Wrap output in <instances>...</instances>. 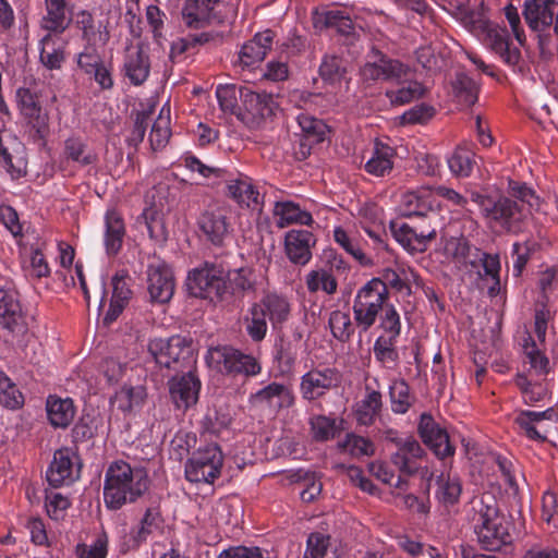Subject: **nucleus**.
Segmentation results:
<instances>
[{
    "instance_id": "obj_63",
    "label": "nucleus",
    "mask_w": 558,
    "mask_h": 558,
    "mask_svg": "<svg viewBox=\"0 0 558 558\" xmlns=\"http://www.w3.org/2000/svg\"><path fill=\"white\" fill-rule=\"evenodd\" d=\"M473 259H475V266L481 264L485 276L489 277L498 286L501 269L499 255L485 253L480 248H474Z\"/></svg>"
},
{
    "instance_id": "obj_47",
    "label": "nucleus",
    "mask_w": 558,
    "mask_h": 558,
    "mask_svg": "<svg viewBox=\"0 0 558 558\" xmlns=\"http://www.w3.org/2000/svg\"><path fill=\"white\" fill-rule=\"evenodd\" d=\"M266 317L263 310L256 303L252 304L244 316L245 330L252 341L260 342L265 339L268 330Z\"/></svg>"
},
{
    "instance_id": "obj_53",
    "label": "nucleus",
    "mask_w": 558,
    "mask_h": 558,
    "mask_svg": "<svg viewBox=\"0 0 558 558\" xmlns=\"http://www.w3.org/2000/svg\"><path fill=\"white\" fill-rule=\"evenodd\" d=\"M109 537L105 531L99 532L90 544L80 543L75 547L78 558H107Z\"/></svg>"
},
{
    "instance_id": "obj_30",
    "label": "nucleus",
    "mask_w": 558,
    "mask_h": 558,
    "mask_svg": "<svg viewBox=\"0 0 558 558\" xmlns=\"http://www.w3.org/2000/svg\"><path fill=\"white\" fill-rule=\"evenodd\" d=\"M274 217L279 228H286L291 225L311 226L312 215L301 209V207L291 201H279L274 206Z\"/></svg>"
},
{
    "instance_id": "obj_13",
    "label": "nucleus",
    "mask_w": 558,
    "mask_h": 558,
    "mask_svg": "<svg viewBox=\"0 0 558 558\" xmlns=\"http://www.w3.org/2000/svg\"><path fill=\"white\" fill-rule=\"evenodd\" d=\"M78 456L69 448L57 450L47 471V481L53 487L70 485L80 477Z\"/></svg>"
},
{
    "instance_id": "obj_35",
    "label": "nucleus",
    "mask_w": 558,
    "mask_h": 558,
    "mask_svg": "<svg viewBox=\"0 0 558 558\" xmlns=\"http://www.w3.org/2000/svg\"><path fill=\"white\" fill-rule=\"evenodd\" d=\"M395 149L389 145L376 141L372 157L365 163V170L376 177H384L393 168Z\"/></svg>"
},
{
    "instance_id": "obj_33",
    "label": "nucleus",
    "mask_w": 558,
    "mask_h": 558,
    "mask_svg": "<svg viewBox=\"0 0 558 558\" xmlns=\"http://www.w3.org/2000/svg\"><path fill=\"white\" fill-rule=\"evenodd\" d=\"M365 396L355 404L354 415L360 425L369 426L378 416L383 407L380 391L366 386Z\"/></svg>"
},
{
    "instance_id": "obj_7",
    "label": "nucleus",
    "mask_w": 558,
    "mask_h": 558,
    "mask_svg": "<svg viewBox=\"0 0 558 558\" xmlns=\"http://www.w3.org/2000/svg\"><path fill=\"white\" fill-rule=\"evenodd\" d=\"M527 216V209L519 202L507 196L493 198L490 206L484 215L493 229L501 232L517 233L522 229V222Z\"/></svg>"
},
{
    "instance_id": "obj_29",
    "label": "nucleus",
    "mask_w": 558,
    "mask_h": 558,
    "mask_svg": "<svg viewBox=\"0 0 558 558\" xmlns=\"http://www.w3.org/2000/svg\"><path fill=\"white\" fill-rule=\"evenodd\" d=\"M544 420L556 422V411L553 408H548L544 411L523 410L515 417V424H518L520 429L529 439L544 441L546 436L536 428V424Z\"/></svg>"
},
{
    "instance_id": "obj_12",
    "label": "nucleus",
    "mask_w": 558,
    "mask_h": 558,
    "mask_svg": "<svg viewBox=\"0 0 558 558\" xmlns=\"http://www.w3.org/2000/svg\"><path fill=\"white\" fill-rule=\"evenodd\" d=\"M438 203L433 197V190L430 186H422L415 191H408L401 196L399 204V211L404 217L422 216L425 220L434 222L438 214L435 208Z\"/></svg>"
},
{
    "instance_id": "obj_32",
    "label": "nucleus",
    "mask_w": 558,
    "mask_h": 558,
    "mask_svg": "<svg viewBox=\"0 0 558 558\" xmlns=\"http://www.w3.org/2000/svg\"><path fill=\"white\" fill-rule=\"evenodd\" d=\"M47 416L54 427L65 428L74 420L76 410L71 398L49 396L46 403Z\"/></svg>"
},
{
    "instance_id": "obj_23",
    "label": "nucleus",
    "mask_w": 558,
    "mask_h": 558,
    "mask_svg": "<svg viewBox=\"0 0 558 558\" xmlns=\"http://www.w3.org/2000/svg\"><path fill=\"white\" fill-rule=\"evenodd\" d=\"M423 453L424 450L420 442L409 437L397 442V450L391 454V462L403 475H412L420 469Z\"/></svg>"
},
{
    "instance_id": "obj_54",
    "label": "nucleus",
    "mask_w": 558,
    "mask_h": 558,
    "mask_svg": "<svg viewBox=\"0 0 558 558\" xmlns=\"http://www.w3.org/2000/svg\"><path fill=\"white\" fill-rule=\"evenodd\" d=\"M296 120L306 138L313 143H319L325 140L328 128L322 120L305 112H301Z\"/></svg>"
},
{
    "instance_id": "obj_38",
    "label": "nucleus",
    "mask_w": 558,
    "mask_h": 558,
    "mask_svg": "<svg viewBox=\"0 0 558 558\" xmlns=\"http://www.w3.org/2000/svg\"><path fill=\"white\" fill-rule=\"evenodd\" d=\"M240 97L244 108L254 117L266 118L272 113L275 102L271 95L243 88L240 89Z\"/></svg>"
},
{
    "instance_id": "obj_10",
    "label": "nucleus",
    "mask_w": 558,
    "mask_h": 558,
    "mask_svg": "<svg viewBox=\"0 0 558 558\" xmlns=\"http://www.w3.org/2000/svg\"><path fill=\"white\" fill-rule=\"evenodd\" d=\"M481 28L484 45L498 54L506 64L515 66L520 62L521 51L518 47L512 46L506 27L492 22H483Z\"/></svg>"
},
{
    "instance_id": "obj_37",
    "label": "nucleus",
    "mask_w": 558,
    "mask_h": 558,
    "mask_svg": "<svg viewBox=\"0 0 558 558\" xmlns=\"http://www.w3.org/2000/svg\"><path fill=\"white\" fill-rule=\"evenodd\" d=\"M63 156L80 167H86L97 161V155L89 149L84 138L77 135L68 137L64 141Z\"/></svg>"
},
{
    "instance_id": "obj_6",
    "label": "nucleus",
    "mask_w": 558,
    "mask_h": 558,
    "mask_svg": "<svg viewBox=\"0 0 558 558\" xmlns=\"http://www.w3.org/2000/svg\"><path fill=\"white\" fill-rule=\"evenodd\" d=\"M223 454L217 444L199 447L185 463V477L192 483L213 484L220 476Z\"/></svg>"
},
{
    "instance_id": "obj_14",
    "label": "nucleus",
    "mask_w": 558,
    "mask_h": 558,
    "mask_svg": "<svg viewBox=\"0 0 558 558\" xmlns=\"http://www.w3.org/2000/svg\"><path fill=\"white\" fill-rule=\"evenodd\" d=\"M174 277L171 268L162 260H154L147 267V290L150 300L167 303L174 293Z\"/></svg>"
},
{
    "instance_id": "obj_55",
    "label": "nucleus",
    "mask_w": 558,
    "mask_h": 558,
    "mask_svg": "<svg viewBox=\"0 0 558 558\" xmlns=\"http://www.w3.org/2000/svg\"><path fill=\"white\" fill-rule=\"evenodd\" d=\"M380 314L379 328L385 332V338L398 339L401 333V318L396 306L387 303Z\"/></svg>"
},
{
    "instance_id": "obj_21",
    "label": "nucleus",
    "mask_w": 558,
    "mask_h": 558,
    "mask_svg": "<svg viewBox=\"0 0 558 558\" xmlns=\"http://www.w3.org/2000/svg\"><path fill=\"white\" fill-rule=\"evenodd\" d=\"M315 238L307 230H290L284 236V252L289 260L295 265L304 266L312 258V246Z\"/></svg>"
},
{
    "instance_id": "obj_51",
    "label": "nucleus",
    "mask_w": 558,
    "mask_h": 558,
    "mask_svg": "<svg viewBox=\"0 0 558 558\" xmlns=\"http://www.w3.org/2000/svg\"><path fill=\"white\" fill-rule=\"evenodd\" d=\"M461 494V483L457 476L449 473H441L437 478V498L446 504L452 505L458 501Z\"/></svg>"
},
{
    "instance_id": "obj_36",
    "label": "nucleus",
    "mask_w": 558,
    "mask_h": 558,
    "mask_svg": "<svg viewBox=\"0 0 558 558\" xmlns=\"http://www.w3.org/2000/svg\"><path fill=\"white\" fill-rule=\"evenodd\" d=\"M474 248L463 235L444 240L442 250L447 258L462 266L475 267Z\"/></svg>"
},
{
    "instance_id": "obj_59",
    "label": "nucleus",
    "mask_w": 558,
    "mask_h": 558,
    "mask_svg": "<svg viewBox=\"0 0 558 558\" xmlns=\"http://www.w3.org/2000/svg\"><path fill=\"white\" fill-rule=\"evenodd\" d=\"M456 96L465 105H474L477 100V85L465 73H458L453 82Z\"/></svg>"
},
{
    "instance_id": "obj_60",
    "label": "nucleus",
    "mask_w": 558,
    "mask_h": 558,
    "mask_svg": "<svg viewBox=\"0 0 558 558\" xmlns=\"http://www.w3.org/2000/svg\"><path fill=\"white\" fill-rule=\"evenodd\" d=\"M333 240L348 254H350L354 259L359 260L361 264L366 265L368 263V258L361 250L355 238H352L342 227H336L333 229Z\"/></svg>"
},
{
    "instance_id": "obj_1",
    "label": "nucleus",
    "mask_w": 558,
    "mask_h": 558,
    "mask_svg": "<svg viewBox=\"0 0 558 558\" xmlns=\"http://www.w3.org/2000/svg\"><path fill=\"white\" fill-rule=\"evenodd\" d=\"M148 487L145 470L132 468L124 461L112 462L105 477L104 500L108 509L118 510L135 501Z\"/></svg>"
},
{
    "instance_id": "obj_18",
    "label": "nucleus",
    "mask_w": 558,
    "mask_h": 558,
    "mask_svg": "<svg viewBox=\"0 0 558 558\" xmlns=\"http://www.w3.org/2000/svg\"><path fill=\"white\" fill-rule=\"evenodd\" d=\"M197 225L204 236L214 245H222L232 230L222 208L205 210L201 214Z\"/></svg>"
},
{
    "instance_id": "obj_40",
    "label": "nucleus",
    "mask_w": 558,
    "mask_h": 558,
    "mask_svg": "<svg viewBox=\"0 0 558 558\" xmlns=\"http://www.w3.org/2000/svg\"><path fill=\"white\" fill-rule=\"evenodd\" d=\"M131 291L128 288L124 274H117L112 278V296L105 320L110 323L117 319L128 303Z\"/></svg>"
},
{
    "instance_id": "obj_61",
    "label": "nucleus",
    "mask_w": 558,
    "mask_h": 558,
    "mask_svg": "<svg viewBox=\"0 0 558 558\" xmlns=\"http://www.w3.org/2000/svg\"><path fill=\"white\" fill-rule=\"evenodd\" d=\"M70 505L69 498L61 493L54 490L46 492L45 507L50 519L56 521L62 520Z\"/></svg>"
},
{
    "instance_id": "obj_11",
    "label": "nucleus",
    "mask_w": 558,
    "mask_h": 558,
    "mask_svg": "<svg viewBox=\"0 0 558 558\" xmlns=\"http://www.w3.org/2000/svg\"><path fill=\"white\" fill-rule=\"evenodd\" d=\"M409 73V68L397 60L386 58L379 50L372 49L369 60L361 69L365 81L401 82Z\"/></svg>"
},
{
    "instance_id": "obj_28",
    "label": "nucleus",
    "mask_w": 558,
    "mask_h": 558,
    "mask_svg": "<svg viewBox=\"0 0 558 558\" xmlns=\"http://www.w3.org/2000/svg\"><path fill=\"white\" fill-rule=\"evenodd\" d=\"M256 304L263 310L274 328L286 323L291 314V303L286 295L267 293Z\"/></svg>"
},
{
    "instance_id": "obj_4",
    "label": "nucleus",
    "mask_w": 558,
    "mask_h": 558,
    "mask_svg": "<svg viewBox=\"0 0 558 558\" xmlns=\"http://www.w3.org/2000/svg\"><path fill=\"white\" fill-rule=\"evenodd\" d=\"M207 363L216 371L228 375L256 376L260 373V363L251 354L229 347L210 348L206 355Z\"/></svg>"
},
{
    "instance_id": "obj_16",
    "label": "nucleus",
    "mask_w": 558,
    "mask_h": 558,
    "mask_svg": "<svg viewBox=\"0 0 558 558\" xmlns=\"http://www.w3.org/2000/svg\"><path fill=\"white\" fill-rule=\"evenodd\" d=\"M393 238L410 253L426 251L428 243L436 238V227L427 221V227L417 230L405 222H391Z\"/></svg>"
},
{
    "instance_id": "obj_52",
    "label": "nucleus",
    "mask_w": 558,
    "mask_h": 558,
    "mask_svg": "<svg viewBox=\"0 0 558 558\" xmlns=\"http://www.w3.org/2000/svg\"><path fill=\"white\" fill-rule=\"evenodd\" d=\"M424 93L425 89L420 82L408 81L398 89L387 90L386 95L392 105L401 106L421 98Z\"/></svg>"
},
{
    "instance_id": "obj_41",
    "label": "nucleus",
    "mask_w": 558,
    "mask_h": 558,
    "mask_svg": "<svg viewBox=\"0 0 558 558\" xmlns=\"http://www.w3.org/2000/svg\"><path fill=\"white\" fill-rule=\"evenodd\" d=\"M306 289L310 293L319 291L332 295L337 292L338 282L330 270L325 268L312 269L304 278Z\"/></svg>"
},
{
    "instance_id": "obj_25",
    "label": "nucleus",
    "mask_w": 558,
    "mask_h": 558,
    "mask_svg": "<svg viewBox=\"0 0 558 558\" xmlns=\"http://www.w3.org/2000/svg\"><path fill=\"white\" fill-rule=\"evenodd\" d=\"M104 246L108 256H116L122 248L125 236V223L122 215L114 208L106 211L104 217Z\"/></svg>"
},
{
    "instance_id": "obj_42",
    "label": "nucleus",
    "mask_w": 558,
    "mask_h": 558,
    "mask_svg": "<svg viewBox=\"0 0 558 558\" xmlns=\"http://www.w3.org/2000/svg\"><path fill=\"white\" fill-rule=\"evenodd\" d=\"M218 0H186L183 16L189 26L198 27L211 17Z\"/></svg>"
},
{
    "instance_id": "obj_45",
    "label": "nucleus",
    "mask_w": 558,
    "mask_h": 558,
    "mask_svg": "<svg viewBox=\"0 0 558 558\" xmlns=\"http://www.w3.org/2000/svg\"><path fill=\"white\" fill-rule=\"evenodd\" d=\"M170 108L163 106L149 133V142L153 150H160L165 148L170 140Z\"/></svg>"
},
{
    "instance_id": "obj_31",
    "label": "nucleus",
    "mask_w": 558,
    "mask_h": 558,
    "mask_svg": "<svg viewBox=\"0 0 558 558\" xmlns=\"http://www.w3.org/2000/svg\"><path fill=\"white\" fill-rule=\"evenodd\" d=\"M315 27L332 28L338 34L344 36L347 40H352L357 35L356 27L354 26L350 16L345 15L342 11L330 10L317 14L314 20Z\"/></svg>"
},
{
    "instance_id": "obj_15",
    "label": "nucleus",
    "mask_w": 558,
    "mask_h": 558,
    "mask_svg": "<svg viewBox=\"0 0 558 558\" xmlns=\"http://www.w3.org/2000/svg\"><path fill=\"white\" fill-rule=\"evenodd\" d=\"M250 401L254 407L278 413L282 409L291 408L295 396L290 386L272 381L251 395Z\"/></svg>"
},
{
    "instance_id": "obj_20",
    "label": "nucleus",
    "mask_w": 558,
    "mask_h": 558,
    "mask_svg": "<svg viewBox=\"0 0 558 558\" xmlns=\"http://www.w3.org/2000/svg\"><path fill=\"white\" fill-rule=\"evenodd\" d=\"M418 433L426 446H428L434 453L439 458L452 456L454 452L453 447L449 441V436L430 415L422 414Z\"/></svg>"
},
{
    "instance_id": "obj_2",
    "label": "nucleus",
    "mask_w": 558,
    "mask_h": 558,
    "mask_svg": "<svg viewBox=\"0 0 558 558\" xmlns=\"http://www.w3.org/2000/svg\"><path fill=\"white\" fill-rule=\"evenodd\" d=\"M476 513L475 533L483 548L496 551L512 543L511 521L499 511L494 496L484 494Z\"/></svg>"
},
{
    "instance_id": "obj_48",
    "label": "nucleus",
    "mask_w": 558,
    "mask_h": 558,
    "mask_svg": "<svg viewBox=\"0 0 558 558\" xmlns=\"http://www.w3.org/2000/svg\"><path fill=\"white\" fill-rule=\"evenodd\" d=\"M391 410L396 414L407 413L414 402L409 385L403 379L393 380L389 386Z\"/></svg>"
},
{
    "instance_id": "obj_27",
    "label": "nucleus",
    "mask_w": 558,
    "mask_h": 558,
    "mask_svg": "<svg viewBox=\"0 0 558 558\" xmlns=\"http://www.w3.org/2000/svg\"><path fill=\"white\" fill-rule=\"evenodd\" d=\"M0 319L1 324L11 330L22 323V307L17 292L10 284L0 287Z\"/></svg>"
},
{
    "instance_id": "obj_22",
    "label": "nucleus",
    "mask_w": 558,
    "mask_h": 558,
    "mask_svg": "<svg viewBox=\"0 0 558 558\" xmlns=\"http://www.w3.org/2000/svg\"><path fill=\"white\" fill-rule=\"evenodd\" d=\"M557 0H527L524 3L523 16L532 31L545 32L554 23Z\"/></svg>"
},
{
    "instance_id": "obj_34",
    "label": "nucleus",
    "mask_w": 558,
    "mask_h": 558,
    "mask_svg": "<svg viewBox=\"0 0 558 558\" xmlns=\"http://www.w3.org/2000/svg\"><path fill=\"white\" fill-rule=\"evenodd\" d=\"M123 70L125 76L133 85H142L146 82L150 72L148 54L141 48L135 51H129L125 56Z\"/></svg>"
},
{
    "instance_id": "obj_8",
    "label": "nucleus",
    "mask_w": 558,
    "mask_h": 558,
    "mask_svg": "<svg viewBox=\"0 0 558 558\" xmlns=\"http://www.w3.org/2000/svg\"><path fill=\"white\" fill-rule=\"evenodd\" d=\"M186 287L191 295L213 300L223 291V272L214 264L206 263L203 267L194 268L189 272Z\"/></svg>"
},
{
    "instance_id": "obj_9",
    "label": "nucleus",
    "mask_w": 558,
    "mask_h": 558,
    "mask_svg": "<svg viewBox=\"0 0 558 558\" xmlns=\"http://www.w3.org/2000/svg\"><path fill=\"white\" fill-rule=\"evenodd\" d=\"M340 383V373L335 367H314L301 376L300 392L304 400L314 401L336 388Z\"/></svg>"
},
{
    "instance_id": "obj_56",
    "label": "nucleus",
    "mask_w": 558,
    "mask_h": 558,
    "mask_svg": "<svg viewBox=\"0 0 558 558\" xmlns=\"http://www.w3.org/2000/svg\"><path fill=\"white\" fill-rule=\"evenodd\" d=\"M328 323L332 336L339 341H348L353 333L350 315L345 312L332 311Z\"/></svg>"
},
{
    "instance_id": "obj_3",
    "label": "nucleus",
    "mask_w": 558,
    "mask_h": 558,
    "mask_svg": "<svg viewBox=\"0 0 558 558\" xmlns=\"http://www.w3.org/2000/svg\"><path fill=\"white\" fill-rule=\"evenodd\" d=\"M389 292L379 278H373L362 286L353 300V318L359 328L367 331L388 303Z\"/></svg>"
},
{
    "instance_id": "obj_50",
    "label": "nucleus",
    "mask_w": 558,
    "mask_h": 558,
    "mask_svg": "<svg viewBox=\"0 0 558 558\" xmlns=\"http://www.w3.org/2000/svg\"><path fill=\"white\" fill-rule=\"evenodd\" d=\"M146 397V391L142 386H123L111 398V403L123 412L131 411L140 405Z\"/></svg>"
},
{
    "instance_id": "obj_44",
    "label": "nucleus",
    "mask_w": 558,
    "mask_h": 558,
    "mask_svg": "<svg viewBox=\"0 0 558 558\" xmlns=\"http://www.w3.org/2000/svg\"><path fill=\"white\" fill-rule=\"evenodd\" d=\"M447 163L452 175L468 178L475 166V154L464 146H459L447 158Z\"/></svg>"
},
{
    "instance_id": "obj_26",
    "label": "nucleus",
    "mask_w": 558,
    "mask_h": 558,
    "mask_svg": "<svg viewBox=\"0 0 558 558\" xmlns=\"http://www.w3.org/2000/svg\"><path fill=\"white\" fill-rule=\"evenodd\" d=\"M45 15L40 27L49 33H63L71 22L72 11L66 0H44Z\"/></svg>"
},
{
    "instance_id": "obj_24",
    "label": "nucleus",
    "mask_w": 558,
    "mask_h": 558,
    "mask_svg": "<svg viewBox=\"0 0 558 558\" xmlns=\"http://www.w3.org/2000/svg\"><path fill=\"white\" fill-rule=\"evenodd\" d=\"M274 41V32L266 29L257 33L251 40L246 41L239 53V62L243 68H254L259 64L267 52L270 50Z\"/></svg>"
},
{
    "instance_id": "obj_5",
    "label": "nucleus",
    "mask_w": 558,
    "mask_h": 558,
    "mask_svg": "<svg viewBox=\"0 0 558 558\" xmlns=\"http://www.w3.org/2000/svg\"><path fill=\"white\" fill-rule=\"evenodd\" d=\"M148 351L157 364L167 368H190L194 363L192 343L180 335L150 340Z\"/></svg>"
},
{
    "instance_id": "obj_58",
    "label": "nucleus",
    "mask_w": 558,
    "mask_h": 558,
    "mask_svg": "<svg viewBox=\"0 0 558 558\" xmlns=\"http://www.w3.org/2000/svg\"><path fill=\"white\" fill-rule=\"evenodd\" d=\"M310 425L314 439L318 441L333 438L338 430L336 418L326 415H314L310 420Z\"/></svg>"
},
{
    "instance_id": "obj_19",
    "label": "nucleus",
    "mask_w": 558,
    "mask_h": 558,
    "mask_svg": "<svg viewBox=\"0 0 558 558\" xmlns=\"http://www.w3.org/2000/svg\"><path fill=\"white\" fill-rule=\"evenodd\" d=\"M199 389L201 381L191 371L182 376L173 377L169 381L171 400L179 410H187L193 407L198 400Z\"/></svg>"
},
{
    "instance_id": "obj_39",
    "label": "nucleus",
    "mask_w": 558,
    "mask_h": 558,
    "mask_svg": "<svg viewBox=\"0 0 558 558\" xmlns=\"http://www.w3.org/2000/svg\"><path fill=\"white\" fill-rule=\"evenodd\" d=\"M39 61L48 70H60L65 60L64 49L58 45L57 39L48 33L38 45Z\"/></svg>"
},
{
    "instance_id": "obj_57",
    "label": "nucleus",
    "mask_w": 558,
    "mask_h": 558,
    "mask_svg": "<svg viewBox=\"0 0 558 558\" xmlns=\"http://www.w3.org/2000/svg\"><path fill=\"white\" fill-rule=\"evenodd\" d=\"M339 447L352 457L372 456L375 452V446L369 439L355 434H348Z\"/></svg>"
},
{
    "instance_id": "obj_43",
    "label": "nucleus",
    "mask_w": 558,
    "mask_h": 558,
    "mask_svg": "<svg viewBox=\"0 0 558 558\" xmlns=\"http://www.w3.org/2000/svg\"><path fill=\"white\" fill-rule=\"evenodd\" d=\"M398 339L385 338L379 336L373 347V353L376 362L387 369H395L399 365V353L396 348Z\"/></svg>"
},
{
    "instance_id": "obj_49",
    "label": "nucleus",
    "mask_w": 558,
    "mask_h": 558,
    "mask_svg": "<svg viewBox=\"0 0 558 558\" xmlns=\"http://www.w3.org/2000/svg\"><path fill=\"white\" fill-rule=\"evenodd\" d=\"M23 269L25 275L32 278L40 279L50 276L51 270L41 247H31L29 253L23 257Z\"/></svg>"
},
{
    "instance_id": "obj_62",
    "label": "nucleus",
    "mask_w": 558,
    "mask_h": 558,
    "mask_svg": "<svg viewBox=\"0 0 558 558\" xmlns=\"http://www.w3.org/2000/svg\"><path fill=\"white\" fill-rule=\"evenodd\" d=\"M345 72L347 61L335 54L326 56L319 66V73L322 77L330 82L340 80Z\"/></svg>"
},
{
    "instance_id": "obj_46",
    "label": "nucleus",
    "mask_w": 558,
    "mask_h": 558,
    "mask_svg": "<svg viewBox=\"0 0 558 558\" xmlns=\"http://www.w3.org/2000/svg\"><path fill=\"white\" fill-rule=\"evenodd\" d=\"M417 275L411 268L399 267L398 269L385 268L381 272V278H379L386 287H390L398 292L408 291L410 292L409 283L411 281L417 283Z\"/></svg>"
},
{
    "instance_id": "obj_17",
    "label": "nucleus",
    "mask_w": 558,
    "mask_h": 558,
    "mask_svg": "<svg viewBox=\"0 0 558 558\" xmlns=\"http://www.w3.org/2000/svg\"><path fill=\"white\" fill-rule=\"evenodd\" d=\"M227 191L240 207L253 211H260L263 207V196L253 183V180L246 174L239 173L235 178L227 182Z\"/></svg>"
},
{
    "instance_id": "obj_64",
    "label": "nucleus",
    "mask_w": 558,
    "mask_h": 558,
    "mask_svg": "<svg viewBox=\"0 0 558 558\" xmlns=\"http://www.w3.org/2000/svg\"><path fill=\"white\" fill-rule=\"evenodd\" d=\"M16 102L21 113L25 116H34L41 106L38 101L37 94L29 88L20 87L16 90Z\"/></svg>"
}]
</instances>
